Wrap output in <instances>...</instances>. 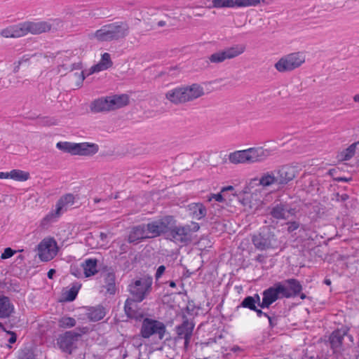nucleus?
<instances>
[{
  "instance_id": "obj_1",
  "label": "nucleus",
  "mask_w": 359,
  "mask_h": 359,
  "mask_svg": "<svg viewBox=\"0 0 359 359\" xmlns=\"http://www.w3.org/2000/svg\"><path fill=\"white\" fill-rule=\"evenodd\" d=\"M129 34V25L126 22H115L103 25L100 29L89 34V39L100 42L118 41Z\"/></svg>"
},
{
  "instance_id": "obj_2",
  "label": "nucleus",
  "mask_w": 359,
  "mask_h": 359,
  "mask_svg": "<svg viewBox=\"0 0 359 359\" xmlns=\"http://www.w3.org/2000/svg\"><path fill=\"white\" fill-rule=\"evenodd\" d=\"M205 94L203 88L198 83L177 87L168 90L165 98L175 104L192 102Z\"/></svg>"
},
{
  "instance_id": "obj_3",
  "label": "nucleus",
  "mask_w": 359,
  "mask_h": 359,
  "mask_svg": "<svg viewBox=\"0 0 359 359\" xmlns=\"http://www.w3.org/2000/svg\"><path fill=\"white\" fill-rule=\"evenodd\" d=\"M271 154L269 149L262 147H252L248 149L231 152L229 160L231 163H253L266 160Z\"/></svg>"
},
{
  "instance_id": "obj_4",
  "label": "nucleus",
  "mask_w": 359,
  "mask_h": 359,
  "mask_svg": "<svg viewBox=\"0 0 359 359\" xmlns=\"http://www.w3.org/2000/svg\"><path fill=\"white\" fill-rule=\"evenodd\" d=\"M169 229L166 238L178 245H187L191 241V234L199 230L198 223L191 222L190 224L177 226L174 218V224Z\"/></svg>"
},
{
  "instance_id": "obj_5",
  "label": "nucleus",
  "mask_w": 359,
  "mask_h": 359,
  "mask_svg": "<svg viewBox=\"0 0 359 359\" xmlns=\"http://www.w3.org/2000/svg\"><path fill=\"white\" fill-rule=\"evenodd\" d=\"M128 103L127 95L107 96L94 100L90 104V110L95 113L109 111L120 109Z\"/></svg>"
},
{
  "instance_id": "obj_6",
  "label": "nucleus",
  "mask_w": 359,
  "mask_h": 359,
  "mask_svg": "<svg viewBox=\"0 0 359 359\" xmlns=\"http://www.w3.org/2000/svg\"><path fill=\"white\" fill-rule=\"evenodd\" d=\"M88 331V327H78L74 330L67 331L59 335L57 344L62 351L71 354L73 349L76 348V343Z\"/></svg>"
},
{
  "instance_id": "obj_7",
  "label": "nucleus",
  "mask_w": 359,
  "mask_h": 359,
  "mask_svg": "<svg viewBox=\"0 0 359 359\" xmlns=\"http://www.w3.org/2000/svg\"><path fill=\"white\" fill-rule=\"evenodd\" d=\"M252 242L258 250H266L278 246L276 235L269 226H264L257 234L252 237Z\"/></svg>"
},
{
  "instance_id": "obj_8",
  "label": "nucleus",
  "mask_w": 359,
  "mask_h": 359,
  "mask_svg": "<svg viewBox=\"0 0 359 359\" xmlns=\"http://www.w3.org/2000/svg\"><path fill=\"white\" fill-rule=\"evenodd\" d=\"M153 278L146 276L135 280L129 285V291L132 296L130 299H134L139 302H142L151 292Z\"/></svg>"
},
{
  "instance_id": "obj_9",
  "label": "nucleus",
  "mask_w": 359,
  "mask_h": 359,
  "mask_svg": "<svg viewBox=\"0 0 359 359\" xmlns=\"http://www.w3.org/2000/svg\"><path fill=\"white\" fill-rule=\"evenodd\" d=\"M166 332V327L163 322L144 318L142 320L140 329V335L144 339H149L151 336H156L159 340H162Z\"/></svg>"
},
{
  "instance_id": "obj_10",
  "label": "nucleus",
  "mask_w": 359,
  "mask_h": 359,
  "mask_svg": "<svg viewBox=\"0 0 359 359\" xmlns=\"http://www.w3.org/2000/svg\"><path fill=\"white\" fill-rule=\"evenodd\" d=\"M172 224H174V217L166 215L146 224L149 238H156L162 235L167 237L168 232Z\"/></svg>"
},
{
  "instance_id": "obj_11",
  "label": "nucleus",
  "mask_w": 359,
  "mask_h": 359,
  "mask_svg": "<svg viewBox=\"0 0 359 359\" xmlns=\"http://www.w3.org/2000/svg\"><path fill=\"white\" fill-rule=\"evenodd\" d=\"M305 62V56L299 52L292 53L280 57L274 65L280 73L292 72Z\"/></svg>"
},
{
  "instance_id": "obj_12",
  "label": "nucleus",
  "mask_w": 359,
  "mask_h": 359,
  "mask_svg": "<svg viewBox=\"0 0 359 359\" xmlns=\"http://www.w3.org/2000/svg\"><path fill=\"white\" fill-rule=\"evenodd\" d=\"M245 50V46L244 45L236 44L211 54L208 57L206 62L214 64L222 63L226 60H231L239 56L244 53Z\"/></svg>"
},
{
  "instance_id": "obj_13",
  "label": "nucleus",
  "mask_w": 359,
  "mask_h": 359,
  "mask_svg": "<svg viewBox=\"0 0 359 359\" xmlns=\"http://www.w3.org/2000/svg\"><path fill=\"white\" fill-rule=\"evenodd\" d=\"M75 197L72 194H67L60 197L56 203V209L55 211L49 212L42 219L41 224L45 226L54 221V219L61 215L62 211L66 210L68 206L74 203Z\"/></svg>"
},
{
  "instance_id": "obj_14",
  "label": "nucleus",
  "mask_w": 359,
  "mask_h": 359,
  "mask_svg": "<svg viewBox=\"0 0 359 359\" xmlns=\"http://www.w3.org/2000/svg\"><path fill=\"white\" fill-rule=\"evenodd\" d=\"M297 210L287 203L275 201L269 208V215L277 220L287 219L289 216H295Z\"/></svg>"
},
{
  "instance_id": "obj_15",
  "label": "nucleus",
  "mask_w": 359,
  "mask_h": 359,
  "mask_svg": "<svg viewBox=\"0 0 359 359\" xmlns=\"http://www.w3.org/2000/svg\"><path fill=\"white\" fill-rule=\"evenodd\" d=\"M283 288L282 287V283L277 282L273 286L269 287L268 289L264 290L262 292V301L261 309H269V306L275 302L277 299L283 297Z\"/></svg>"
},
{
  "instance_id": "obj_16",
  "label": "nucleus",
  "mask_w": 359,
  "mask_h": 359,
  "mask_svg": "<svg viewBox=\"0 0 359 359\" xmlns=\"http://www.w3.org/2000/svg\"><path fill=\"white\" fill-rule=\"evenodd\" d=\"M281 283L282 287L283 288V297L289 299L299 296L302 299L306 298V295L304 293H302L303 287L297 279L289 278Z\"/></svg>"
},
{
  "instance_id": "obj_17",
  "label": "nucleus",
  "mask_w": 359,
  "mask_h": 359,
  "mask_svg": "<svg viewBox=\"0 0 359 359\" xmlns=\"http://www.w3.org/2000/svg\"><path fill=\"white\" fill-rule=\"evenodd\" d=\"M38 251L41 260L48 262L52 259L57 254V243L52 238L43 239L38 245Z\"/></svg>"
},
{
  "instance_id": "obj_18",
  "label": "nucleus",
  "mask_w": 359,
  "mask_h": 359,
  "mask_svg": "<svg viewBox=\"0 0 359 359\" xmlns=\"http://www.w3.org/2000/svg\"><path fill=\"white\" fill-rule=\"evenodd\" d=\"M260 3V0H212V5L208 8H234L256 6Z\"/></svg>"
},
{
  "instance_id": "obj_19",
  "label": "nucleus",
  "mask_w": 359,
  "mask_h": 359,
  "mask_svg": "<svg viewBox=\"0 0 359 359\" xmlns=\"http://www.w3.org/2000/svg\"><path fill=\"white\" fill-rule=\"evenodd\" d=\"M194 328V324L189 321L186 316H183L182 324L176 327V332L178 338L184 339V346H187L189 343L192 332Z\"/></svg>"
},
{
  "instance_id": "obj_20",
  "label": "nucleus",
  "mask_w": 359,
  "mask_h": 359,
  "mask_svg": "<svg viewBox=\"0 0 359 359\" xmlns=\"http://www.w3.org/2000/svg\"><path fill=\"white\" fill-rule=\"evenodd\" d=\"M275 172L278 185H285L296 177L297 170L294 167L285 165L276 169Z\"/></svg>"
},
{
  "instance_id": "obj_21",
  "label": "nucleus",
  "mask_w": 359,
  "mask_h": 359,
  "mask_svg": "<svg viewBox=\"0 0 359 359\" xmlns=\"http://www.w3.org/2000/svg\"><path fill=\"white\" fill-rule=\"evenodd\" d=\"M25 36L28 33L32 34H40L48 32L51 29V25L45 21L22 22Z\"/></svg>"
},
{
  "instance_id": "obj_22",
  "label": "nucleus",
  "mask_w": 359,
  "mask_h": 359,
  "mask_svg": "<svg viewBox=\"0 0 359 359\" xmlns=\"http://www.w3.org/2000/svg\"><path fill=\"white\" fill-rule=\"evenodd\" d=\"M137 303L139 302L127 299L124 305V311L128 318L141 320L144 318V313L141 309L138 308Z\"/></svg>"
},
{
  "instance_id": "obj_23",
  "label": "nucleus",
  "mask_w": 359,
  "mask_h": 359,
  "mask_svg": "<svg viewBox=\"0 0 359 359\" xmlns=\"http://www.w3.org/2000/svg\"><path fill=\"white\" fill-rule=\"evenodd\" d=\"M149 238L147 234L146 224L134 226L128 236V241L130 243H137L144 239Z\"/></svg>"
},
{
  "instance_id": "obj_24",
  "label": "nucleus",
  "mask_w": 359,
  "mask_h": 359,
  "mask_svg": "<svg viewBox=\"0 0 359 359\" xmlns=\"http://www.w3.org/2000/svg\"><path fill=\"white\" fill-rule=\"evenodd\" d=\"M23 25L19 23L18 25L9 26L5 29H3L0 34L5 38H18L25 36Z\"/></svg>"
},
{
  "instance_id": "obj_25",
  "label": "nucleus",
  "mask_w": 359,
  "mask_h": 359,
  "mask_svg": "<svg viewBox=\"0 0 359 359\" xmlns=\"http://www.w3.org/2000/svg\"><path fill=\"white\" fill-rule=\"evenodd\" d=\"M75 148L74 155H93L98 151V146L97 144L88 142L76 143Z\"/></svg>"
},
{
  "instance_id": "obj_26",
  "label": "nucleus",
  "mask_w": 359,
  "mask_h": 359,
  "mask_svg": "<svg viewBox=\"0 0 359 359\" xmlns=\"http://www.w3.org/2000/svg\"><path fill=\"white\" fill-rule=\"evenodd\" d=\"M346 334V331L340 330H334L330 335L329 340L331 348L335 351H339L343 344L344 337Z\"/></svg>"
},
{
  "instance_id": "obj_27",
  "label": "nucleus",
  "mask_w": 359,
  "mask_h": 359,
  "mask_svg": "<svg viewBox=\"0 0 359 359\" xmlns=\"http://www.w3.org/2000/svg\"><path fill=\"white\" fill-rule=\"evenodd\" d=\"M113 65V62L111 60L110 54L104 53L102 55L100 61L95 65L91 67L89 74H93L95 72H99L103 70H106Z\"/></svg>"
},
{
  "instance_id": "obj_28",
  "label": "nucleus",
  "mask_w": 359,
  "mask_h": 359,
  "mask_svg": "<svg viewBox=\"0 0 359 359\" xmlns=\"http://www.w3.org/2000/svg\"><path fill=\"white\" fill-rule=\"evenodd\" d=\"M190 216L195 219H201L206 216L207 210L203 203H191L188 205Z\"/></svg>"
},
{
  "instance_id": "obj_29",
  "label": "nucleus",
  "mask_w": 359,
  "mask_h": 359,
  "mask_svg": "<svg viewBox=\"0 0 359 359\" xmlns=\"http://www.w3.org/2000/svg\"><path fill=\"white\" fill-rule=\"evenodd\" d=\"M102 275L104 278V287L107 292L110 294H114L116 290V276L113 271L102 272Z\"/></svg>"
},
{
  "instance_id": "obj_30",
  "label": "nucleus",
  "mask_w": 359,
  "mask_h": 359,
  "mask_svg": "<svg viewBox=\"0 0 359 359\" xmlns=\"http://www.w3.org/2000/svg\"><path fill=\"white\" fill-rule=\"evenodd\" d=\"M13 311V305L11 304L8 297L0 296V318H8Z\"/></svg>"
},
{
  "instance_id": "obj_31",
  "label": "nucleus",
  "mask_w": 359,
  "mask_h": 359,
  "mask_svg": "<svg viewBox=\"0 0 359 359\" xmlns=\"http://www.w3.org/2000/svg\"><path fill=\"white\" fill-rule=\"evenodd\" d=\"M88 318L91 321H98L102 320L106 315L105 309L101 306L98 305L95 307H91L88 309V312L87 313Z\"/></svg>"
},
{
  "instance_id": "obj_32",
  "label": "nucleus",
  "mask_w": 359,
  "mask_h": 359,
  "mask_svg": "<svg viewBox=\"0 0 359 359\" xmlns=\"http://www.w3.org/2000/svg\"><path fill=\"white\" fill-rule=\"evenodd\" d=\"M86 277H90L97 273V260L88 259L82 264Z\"/></svg>"
},
{
  "instance_id": "obj_33",
  "label": "nucleus",
  "mask_w": 359,
  "mask_h": 359,
  "mask_svg": "<svg viewBox=\"0 0 359 359\" xmlns=\"http://www.w3.org/2000/svg\"><path fill=\"white\" fill-rule=\"evenodd\" d=\"M275 170L264 173L259 179V184L263 187H269L271 184H278Z\"/></svg>"
},
{
  "instance_id": "obj_34",
  "label": "nucleus",
  "mask_w": 359,
  "mask_h": 359,
  "mask_svg": "<svg viewBox=\"0 0 359 359\" xmlns=\"http://www.w3.org/2000/svg\"><path fill=\"white\" fill-rule=\"evenodd\" d=\"M81 287V284L76 282L74 283L69 290L65 292V299L67 302L74 301L78 294V292Z\"/></svg>"
},
{
  "instance_id": "obj_35",
  "label": "nucleus",
  "mask_w": 359,
  "mask_h": 359,
  "mask_svg": "<svg viewBox=\"0 0 359 359\" xmlns=\"http://www.w3.org/2000/svg\"><path fill=\"white\" fill-rule=\"evenodd\" d=\"M8 178L19 182H24L29 178V173L20 170H13L8 172Z\"/></svg>"
},
{
  "instance_id": "obj_36",
  "label": "nucleus",
  "mask_w": 359,
  "mask_h": 359,
  "mask_svg": "<svg viewBox=\"0 0 359 359\" xmlns=\"http://www.w3.org/2000/svg\"><path fill=\"white\" fill-rule=\"evenodd\" d=\"M75 144L76 143L69 142H59L57 143L56 147L64 152L74 155L76 149Z\"/></svg>"
},
{
  "instance_id": "obj_37",
  "label": "nucleus",
  "mask_w": 359,
  "mask_h": 359,
  "mask_svg": "<svg viewBox=\"0 0 359 359\" xmlns=\"http://www.w3.org/2000/svg\"><path fill=\"white\" fill-rule=\"evenodd\" d=\"M358 144V142H354L351 144L348 148L344 149L341 153V157L343 161H348L350 160L355 153L356 147Z\"/></svg>"
},
{
  "instance_id": "obj_38",
  "label": "nucleus",
  "mask_w": 359,
  "mask_h": 359,
  "mask_svg": "<svg viewBox=\"0 0 359 359\" xmlns=\"http://www.w3.org/2000/svg\"><path fill=\"white\" fill-rule=\"evenodd\" d=\"M76 320L72 317L63 316L58 320V325L61 328L67 329L76 325Z\"/></svg>"
},
{
  "instance_id": "obj_39",
  "label": "nucleus",
  "mask_w": 359,
  "mask_h": 359,
  "mask_svg": "<svg viewBox=\"0 0 359 359\" xmlns=\"http://www.w3.org/2000/svg\"><path fill=\"white\" fill-rule=\"evenodd\" d=\"M257 305L255 304V300L252 296H248L243 299L239 306H237V309L240 307L248 309L251 311H255Z\"/></svg>"
},
{
  "instance_id": "obj_40",
  "label": "nucleus",
  "mask_w": 359,
  "mask_h": 359,
  "mask_svg": "<svg viewBox=\"0 0 359 359\" xmlns=\"http://www.w3.org/2000/svg\"><path fill=\"white\" fill-rule=\"evenodd\" d=\"M269 320V326L271 328H273L278 324V316L276 315L275 312H269V314L267 317Z\"/></svg>"
},
{
  "instance_id": "obj_41",
  "label": "nucleus",
  "mask_w": 359,
  "mask_h": 359,
  "mask_svg": "<svg viewBox=\"0 0 359 359\" xmlns=\"http://www.w3.org/2000/svg\"><path fill=\"white\" fill-rule=\"evenodd\" d=\"M312 209L313 212H311L310 215L314 213V215H312L313 218L319 217L320 215L323 213V208L320 204L313 205Z\"/></svg>"
},
{
  "instance_id": "obj_42",
  "label": "nucleus",
  "mask_w": 359,
  "mask_h": 359,
  "mask_svg": "<svg viewBox=\"0 0 359 359\" xmlns=\"http://www.w3.org/2000/svg\"><path fill=\"white\" fill-rule=\"evenodd\" d=\"M287 231L288 233H292L295 230H297L300 224L298 222L293 221V222H288L287 223Z\"/></svg>"
},
{
  "instance_id": "obj_43",
  "label": "nucleus",
  "mask_w": 359,
  "mask_h": 359,
  "mask_svg": "<svg viewBox=\"0 0 359 359\" xmlns=\"http://www.w3.org/2000/svg\"><path fill=\"white\" fill-rule=\"evenodd\" d=\"M16 252L15 250L11 249V248H6L4 250V252L1 254V258L3 259H6L8 258L11 257Z\"/></svg>"
},
{
  "instance_id": "obj_44",
  "label": "nucleus",
  "mask_w": 359,
  "mask_h": 359,
  "mask_svg": "<svg viewBox=\"0 0 359 359\" xmlns=\"http://www.w3.org/2000/svg\"><path fill=\"white\" fill-rule=\"evenodd\" d=\"M212 199L219 203H222L225 201L222 193L212 194L208 200L211 201Z\"/></svg>"
},
{
  "instance_id": "obj_45",
  "label": "nucleus",
  "mask_w": 359,
  "mask_h": 359,
  "mask_svg": "<svg viewBox=\"0 0 359 359\" xmlns=\"http://www.w3.org/2000/svg\"><path fill=\"white\" fill-rule=\"evenodd\" d=\"M165 271V266L164 265H161L158 267L156 274H155V278L156 280H158L162 275L164 273Z\"/></svg>"
},
{
  "instance_id": "obj_46",
  "label": "nucleus",
  "mask_w": 359,
  "mask_h": 359,
  "mask_svg": "<svg viewBox=\"0 0 359 359\" xmlns=\"http://www.w3.org/2000/svg\"><path fill=\"white\" fill-rule=\"evenodd\" d=\"M349 198V196L346 194H336V201L338 202H344Z\"/></svg>"
},
{
  "instance_id": "obj_47",
  "label": "nucleus",
  "mask_w": 359,
  "mask_h": 359,
  "mask_svg": "<svg viewBox=\"0 0 359 359\" xmlns=\"http://www.w3.org/2000/svg\"><path fill=\"white\" fill-rule=\"evenodd\" d=\"M256 312L257 313V316L259 318L262 317V316H264L266 318L268 317L269 313H267V312H264L263 311L262 309H258L257 307L255 309V310L254 311Z\"/></svg>"
},
{
  "instance_id": "obj_48",
  "label": "nucleus",
  "mask_w": 359,
  "mask_h": 359,
  "mask_svg": "<svg viewBox=\"0 0 359 359\" xmlns=\"http://www.w3.org/2000/svg\"><path fill=\"white\" fill-rule=\"evenodd\" d=\"M8 333L11 335L10 338L8 339V342L10 344H14L17 340L16 334L13 332H8Z\"/></svg>"
},
{
  "instance_id": "obj_49",
  "label": "nucleus",
  "mask_w": 359,
  "mask_h": 359,
  "mask_svg": "<svg viewBox=\"0 0 359 359\" xmlns=\"http://www.w3.org/2000/svg\"><path fill=\"white\" fill-rule=\"evenodd\" d=\"M255 260L261 264H264L266 262V256L259 254L255 257Z\"/></svg>"
},
{
  "instance_id": "obj_50",
  "label": "nucleus",
  "mask_w": 359,
  "mask_h": 359,
  "mask_svg": "<svg viewBox=\"0 0 359 359\" xmlns=\"http://www.w3.org/2000/svg\"><path fill=\"white\" fill-rule=\"evenodd\" d=\"M82 68V64L81 62H75L71 65L70 71L74 69H81Z\"/></svg>"
},
{
  "instance_id": "obj_51",
  "label": "nucleus",
  "mask_w": 359,
  "mask_h": 359,
  "mask_svg": "<svg viewBox=\"0 0 359 359\" xmlns=\"http://www.w3.org/2000/svg\"><path fill=\"white\" fill-rule=\"evenodd\" d=\"M252 297L255 300V304L260 307V305H262V302H260L259 295L258 294H255L254 296Z\"/></svg>"
},
{
  "instance_id": "obj_52",
  "label": "nucleus",
  "mask_w": 359,
  "mask_h": 359,
  "mask_svg": "<svg viewBox=\"0 0 359 359\" xmlns=\"http://www.w3.org/2000/svg\"><path fill=\"white\" fill-rule=\"evenodd\" d=\"M55 273V269H50L47 273V276L48 278L50 279H52L53 277V275Z\"/></svg>"
},
{
  "instance_id": "obj_53",
  "label": "nucleus",
  "mask_w": 359,
  "mask_h": 359,
  "mask_svg": "<svg viewBox=\"0 0 359 359\" xmlns=\"http://www.w3.org/2000/svg\"><path fill=\"white\" fill-rule=\"evenodd\" d=\"M120 250L121 253L126 252L128 250V245L126 244H122L120 247Z\"/></svg>"
},
{
  "instance_id": "obj_54",
  "label": "nucleus",
  "mask_w": 359,
  "mask_h": 359,
  "mask_svg": "<svg viewBox=\"0 0 359 359\" xmlns=\"http://www.w3.org/2000/svg\"><path fill=\"white\" fill-rule=\"evenodd\" d=\"M8 172H0V179H8Z\"/></svg>"
},
{
  "instance_id": "obj_55",
  "label": "nucleus",
  "mask_w": 359,
  "mask_h": 359,
  "mask_svg": "<svg viewBox=\"0 0 359 359\" xmlns=\"http://www.w3.org/2000/svg\"><path fill=\"white\" fill-rule=\"evenodd\" d=\"M233 187L228 186V187H223L222 189V192H224L226 191H230V190H233Z\"/></svg>"
},
{
  "instance_id": "obj_56",
  "label": "nucleus",
  "mask_w": 359,
  "mask_h": 359,
  "mask_svg": "<svg viewBox=\"0 0 359 359\" xmlns=\"http://www.w3.org/2000/svg\"><path fill=\"white\" fill-rule=\"evenodd\" d=\"M86 78V76L84 74V72H81L80 74H79V79H80V83H82L83 81Z\"/></svg>"
},
{
  "instance_id": "obj_57",
  "label": "nucleus",
  "mask_w": 359,
  "mask_h": 359,
  "mask_svg": "<svg viewBox=\"0 0 359 359\" xmlns=\"http://www.w3.org/2000/svg\"><path fill=\"white\" fill-rule=\"evenodd\" d=\"M107 233H103V232H101V233H100V239H101L102 241H104V240L107 238Z\"/></svg>"
},
{
  "instance_id": "obj_58",
  "label": "nucleus",
  "mask_w": 359,
  "mask_h": 359,
  "mask_svg": "<svg viewBox=\"0 0 359 359\" xmlns=\"http://www.w3.org/2000/svg\"><path fill=\"white\" fill-rule=\"evenodd\" d=\"M158 26L161 27H163L166 25V22L165 21H163V20H160L159 22H158Z\"/></svg>"
},
{
  "instance_id": "obj_59",
  "label": "nucleus",
  "mask_w": 359,
  "mask_h": 359,
  "mask_svg": "<svg viewBox=\"0 0 359 359\" xmlns=\"http://www.w3.org/2000/svg\"><path fill=\"white\" fill-rule=\"evenodd\" d=\"M324 283L327 285H331V280L330 279H328V278H325L324 280Z\"/></svg>"
},
{
  "instance_id": "obj_60",
  "label": "nucleus",
  "mask_w": 359,
  "mask_h": 359,
  "mask_svg": "<svg viewBox=\"0 0 359 359\" xmlns=\"http://www.w3.org/2000/svg\"><path fill=\"white\" fill-rule=\"evenodd\" d=\"M337 180L338 182H348V179L346 177H339Z\"/></svg>"
},
{
  "instance_id": "obj_61",
  "label": "nucleus",
  "mask_w": 359,
  "mask_h": 359,
  "mask_svg": "<svg viewBox=\"0 0 359 359\" xmlns=\"http://www.w3.org/2000/svg\"><path fill=\"white\" fill-rule=\"evenodd\" d=\"M353 100L355 102H359V94H356L355 95H354Z\"/></svg>"
},
{
  "instance_id": "obj_62",
  "label": "nucleus",
  "mask_w": 359,
  "mask_h": 359,
  "mask_svg": "<svg viewBox=\"0 0 359 359\" xmlns=\"http://www.w3.org/2000/svg\"><path fill=\"white\" fill-rule=\"evenodd\" d=\"M169 286L171 287H176V283L175 282L171 280L169 282Z\"/></svg>"
},
{
  "instance_id": "obj_63",
  "label": "nucleus",
  "mask_w": 359,
  "mask_h": 359,
  "mask_svg": "<svg viewBox=\"0 0 359 359\" xmlns=\"http://www.w3.org/2000/svg\"><path fill=\"white\" fill-rule=\"evenodd\" d=\"M195 16H198V17H201V16H203L204 15V13H196L194 14Z\"/></svg>"
},
{
  "instance_id": "obj_64",
  "label": "nucleus",
  "mask_w": 359,
  "mask_h": 359,
  "mask_svg": "<svg viewBox=\"0 0 359 359\" xmlns=\"http://www.w3.org/2000/svg\"><path fill=\"white\" fill-rule=\"evenodd\" d=\"M18 259H20V260H22L24 259V256L23 255H18V257H17Z\"/></svg>"
}]
</instances>
